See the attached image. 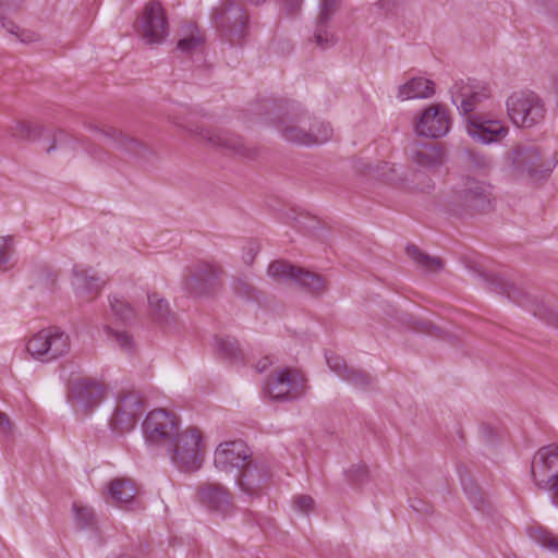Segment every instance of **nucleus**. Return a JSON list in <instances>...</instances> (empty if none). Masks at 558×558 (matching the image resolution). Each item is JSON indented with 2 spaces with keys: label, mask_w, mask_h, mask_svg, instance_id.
I'll return each mask as SVG.
<instances>
[{
  "label": "nucleus",
  "mask_w": 558,
  "mask_h": 558,
  "mask_svg": "<svg viewBox=\"0 0 558 558\" xmlns=\"http://www.w3.org/2000/svg\"><path fill=\"white\" fill-rule=\"evenodd\" d=\"M23 0H1V4L8 9H16L20 7Z\"/></svg>",
  "instance_id": "nucleus-51"
},
{
  "label": "nucleus",
  "mask_w": 558,
  "mask_h": 558,
  "mask_svg": "<svg viewBox=\"0 0 558 558\" xmlns=\"http://www.w3.org/2000/svg\"><path fill=\"white\" fill-rule=\"evenodd\" d=\"M535 484L543 489L555 487L558 483V445L542 447L536 451L531 464Z\"/></svg>",
  "instance_id": "nucleus-9"
},
{
  "label": "nucleus",
  "mask_w": 558,
  "mask_h": 558,
  "mask_svg": "<svg viewBox=\"0 0 558 558\" xmlns=\"http://www.w3.org/2000/svg\"><path fill=\"white\" fill-rule=\"evenodd\" d=\"M2 25H3V27H5L8 29V32H10L11 34H14L16 37H19L21 29L13 22H4L3 21Z\"/></svg>",
  "instance_id": "nucleus-50"
},
{
  "label": "nucleus",
  "mask_w": 558,
  "mask_h": 558,
  "mask_svg": "<svg viewBox=\"0 0 558 558\" xmlns=\"http://www.w3.org/2000/svg\"><path fill=\"white\" fill-rule=\"evenodd\" d=\"M221 274L220 266L205 262L201 263L195 274L185 281V287L195 295L214 293L220 287L219 277Z\"/></svg>",
  "instance_id": "nucleus-15"
},
{
  "label": "nucleus",
  "mask_w": 558,
  "mask_h": 558,
  "mask_svg": "<svg viewBox=\"0 0 558 558\" xmlns=\"http://www.w3.org/2000/svg\"><path fill=\"white\" fill-rule=\"evenodd\" d=\"M73 511L76 525L80 529L92 527L95 524V514L92 508L74 502Z\"/></svg>",
  "instance_id": "nucleus-36"
},
{
  "label": "nucleus",
  "mask_w": 558,
  "mask_h": 558,
  "mask_svg": "<svg viewBox=\"0 0 558 558\" xmlns=\"http://www.w3.org/2000/svg\"><path fill=\"white\" fill-rule=\"evenodd\" d=\"M202 44V38L199 36H190L186 38H182L178 43V48L183 52H191L195 50Z\"/></svg>",
  "instance_id": "nucleus-42"
},
{
  "label": "nucleus",
  "mask_w": 558,
  "mask_h": 558,
  "mask_svg": "<svg viewBox=\"0 0 558 558\" xmlns=\"http://www.w3.org/2000/svg\"><path fill=\"white\" fill-rule=\"evenodd\" d=\"M11 134L19 140H35L40 128L26 121H17L11 126Z\"/></svg>",
  "instance_id": "nucleus-37"
},
{
  "label": "nucleus",
  "mask_w": 558,
  "mask_h": 558,
  "mask_svg": "<svg viewBox=\"0 0 558 558\" xmlns=\"http://www.w3.org/2000/svg\"><path fill=\"white\" fill-rule=\"evenodd\" d=\"M108 337L123 351L131 353L134 348L133 337L124 330H114L110 327L107 328Z\"/></svg>",
  "instance_id": "nucleus-35"
},
{
  "label": "nucleus",
  "mask_w": 558,
  "mask_h": 558,
  "mask_svg": "<svg viewBox=\"0 0 558 558\" xmlns=\"http://www.w3.org/2000/svg\"><path fill=\"white\" fill-rule=\"evenodd\" d=\"M88 129L104 136L113 148L129 157L142 158L145 157L148 151L147 146L143 142L114 126L90 123L88 124Z\"/></svg>",
  "instance_id": "nucleus-11"
},
{
  "label": "nucleus",
  "mask_w": 558,
  "mask_h": 558,
  "mask_svg": "<svg viewBox=\"0 0 558 558\" xmlns=\"http://www.w3.org/2000/svg\"><path fill=\"white\" fill-rule=\"evenodd\" d=\"M140 417L143 412V397L137 391L122 392L119 397L117 408Z\"/></svg>",
  "instance_id": "nucleus-28"
},
{
  "label": "nucleus",
  "mask_w": 558,
  "mask_h": 558,
  "mask_svg": "<svg viewBox=\"0 0 558 558\" xmlns=\"http://www.w3.org/2000/svg\"><path fill=\"white\" fill-rule=\"evenodd\" d=\"M272 364V361L270 360L269 356H265L263 359H260L256 364H255V369L256 372L258 373H263L265 372L270 365Z\"/></svg>",
  "instance_id": "nucleus-49"
},
{
  "label": "nucleus",
  "mask_w": 558,
  "mask_h": 558,
  "mask_svg": "<svg viewBox=\"0 0 558 558\" xmlns=\"http://www.w3.org/2000/svg\"><path fill=\"white\" fill-rule=\"evenodd\" d=\"M112 312L121 319L129 320L133 316L132 307L122 300L113 299L111 302Z\"/></svg>",
  "instance_id": "nucleus-41"
},
{
  "label": "nucleus",
  "mask_w": 558,
  "mask_h": 558,
  "mask_svg": "<svg viewBox=\"0 0 558 558\" xmlns=\"http://www.w3.org/2000/svg\"><path fill=\"white\" fill-rule=\"evenodd\" d=\"M148 306L149 314L154 319L158 322H163L167 319L170 314V308L167 301L159 296L158 293L153 292L148 293Z\"/></svg>",
  "instance_id": "nucleus-31"
},
{
  "label": "nucleus",
  "mask_w": 558,
  "mask_h": 558,
  "mask_svg": "<svg viewBox=\"0 0 558 558\" xmlns=\"http://www.w3.org/2000/svg\"><path fill=\"white\" fill-rule=\"evenodd\" d=\"M213 23L220 36L232 45H241L248 33V15L241 4L226 0L214 8Z\"/></svg>",
  "instance_id": "nucleus-2"
},
{
  "label": "nucleus",
  "mask_w": 558,
  "mask_h": 558,
  "mask_svg": "<svg viewBox=\"0 0 558 558\" xmlns=\"http://www.w3.org/2000/svg\"><path fill=\"white\" fill-rule=\"evenodd\" d=\"M107 492L112 502L123 506L134 502L140 488L131 477H114L107 484Z\"/></svg>",
  "instance_id": "nucleus-22"
},
{
  "label": "nucleus",
  "mask_w": 558,
  "mask_h": 558,
  "mask_svg": "<svg viewBox=\"0 0 558 558\" xmlns=\"http://www.w3.org/2000/svg\"><path fill=\"white\" fill-rule=\"evenodd\" d=\"M202 504L207 508L222 513L229 512L232 508L228 492L218 484H204L198 488Z\"/></svg>",
  "instance_id": "nucleus-21"
},
{
  "label": "nucleus",
  "mask_w": 558,
  "mask_h": 558,
  "mask_svg": "<svg viewBox=\"0 0 558 558\" xmlns=\"http://www.w3.org/2000/svg\"><path fill=\"white\" fill-rule=\"evenodd\" d=\"M74 284L90 293H98L104 287L105 281L95 274H90L89 269L75 266L73 269Z\"/></svg>",
  "instance_id": "nucleus-26"
},
{
  "label": "nucleus",
  "mask_w": 558,
  "mask_h": 558,
  "mask_svg": "<svg viewBox=\"0 0 558 558\" xmlns=\"http://www.w3.org/2000/svg\"><path fill=\"white\" fill-rule=\"evenodd\" d=\"M555 86H556V90H557V94H558V78L556 80Z\"/></svg>",
  "instance_id": "nucleus-54"
},
{
  "label": "nucleus",
  "mask_w": 558,
  "mask_h": 558,
  "mask_svg": "<svg viewBox=\"0 0 558 558\" xmlns=\"http://www.w3.org/2000/svg\"><path fill=\"white\" fill-rule=\"evenodd\" d=\"M407 253L425 271L436 272L442 268L440 258L429 256L414 245L408 246Z\"/></svg>",
  "instance_id": "nucleus-27"
},
{
  "label": "nucleus",
  "mask_w": 558,
  "mask_h": 558,
  "mask_svg": "<svg viewBox=\"0 0 558 558\" xmlns=\"http://www.w3.org/2000/svg\"><path fill=\"white\" fill-rule=\"evenodd\" d=\"M411 158L418 167L430 169L441 165L444 151L437 144H418L413 148Z\"/></svg>",
  "instance_id": "nucleus-24"
},
{
  "label": "nucleus",
  "mask_w": 558,
  "mask_h": 558,
  "mask_svg": "<svg viewBox=\"0 0 558 558\" xmlns=\"http://www.w3.org/2000/svg\"><path fill=\"white\" fill-rule=\"evenodd\" d=\"M104 395V385L89 378L75 380L70 390L71 399L75 402V405L84 412H88L99 404Z\"/></svg>",
  "instance_id": "nucleus-16"
},
{
  "label": "nucleus",
  "mask_w": 558,
  "mask_h": 558,
  "mask_svg": "<svg viewBox=\"0 0 558 558\" xmlns=\"http://www.w3.org/2000/svg\"><path fill=\"white\" fill-rule=\"evenodd\" d=\"M339 9L340 0H319L317 14L319 25H328Z\"/></svg>",
  "instance_id": "nucleus-34"
},
{
  "label": "nucleus",
  "mask_w": 558,
  "mask_h": 558,
  "mask_svg": "<svg viewBox=\"0 0 558 558\" xmlns=\"http://www.w3.org/2000/svg\"><path fill=\"white\" fill-rule=\"evenodd\" d=\"M530 537L542 547L558 553V536L543 526H532L529 529Z\"/></svg>",
  "instance_id": "nucleus-29"
},
{
  "label": "nucleus",
  "mask_w": 558,
  "mask_h": 558,
  "mask_svg": "<svg viewBox=\"0 0 558 558\" xmlns=\"http://www.w3.org/2000/svg\"><path fill=\"white\" fill-rule=\"evenodd\" d=\"M279 131L286 141L305 146L323 144L332 136L329 124L312 120L305 114L284 118Z\"/></svg>",
  "instance_id": "nucleus-1"
},
{
  "label": "nucleus",
  "mask_w": 558,
  "mask_h": 558,
  "mask_svg": "<svg viewBox=\"0 0 558 558\" xmlns=\"http://www.w3.org/2000/svg\"><path fill=\"white\" fill-rule=\"evenodd\" d=\"M251 289H252V288H251L250 286H246V287H245V291H246V293H250V290H251Z\"/></svg>",
  "instance_id": "nucleus-53"
},
{
  "label": "nucleus",
  "mask_w": 558,
  "mask_h": 558,
  "mask_svg": "<svg viewBox=\"0 0 558 558\" xmlns=\"http://www.w3.org/2000/svg\"><path fill=\"white\" fill-rule=\"evenodd\" d=\"M508 114L520 128H532L545 118L543 100L533 92H519L507 100Z\"/></svg>",
  "instance_id": "nucleus-6"
},
{
  "label": "nucleus",
  "mask_w": 558,
  "mask_h": 558,
  "mask_svg": "<svg viewBox=\"0 0 558 558\" xmlns=\"http://www.w3.org/2000/svg\"><path fill=\"white\" fill-rule=\"evenodd\" d=\"M81 144L76 140L72 138L66 133L59 131L54 134L51 144H49L45 150L50 154L52 150L60 149H75V147Z\"/></svg>",
  "instance_id": "nucleus-38"
},
{
  "label": "nucleus",
  "mask_w": 558,
  "mask_h": 558,
  "mask_svg": "<svg viewBox=\"0 0 558 558\" xmlns=\"http://www.w3.org/2000/svg\"><path fill=\"white\" fill-rule=\"evenodd\" d=\"M141 35L147 44H160L168 35L165 11L158 1L146 4L141 20Z\"/></svg>",
  "instance_id": "nucleus-12"
},
{
  "label": "nucleus",
  "mask_w": 558,
  "mask_h": 558,
  "mask_svg": "<svg viewBox=\"0 0 558 558\" xmlns=\"http://www.w3.org/2000/svg\"><path fill=\"white\" fill-rule=\"evenodd\" d=\"M492 201V185L473 177H463L454 185L453 202L472 210H484Z\"/></svg>",
  "instance_id": "nucleus-7"
},
{
  "label": "nucleus",
  "mask_w": 558,
  "mask_h": 558,
  "mask_svg": "<svg viewBox=\"0 0 558 558\" xmlns=\"http://www.w3.org/2000/svg\"><path fill=\"white\" fill-rule=\"evenodd\" d=\"M507 132L508 129L498 120L487 119L480 114H471L468 118L469 135L483 144L499 141Z\"/></svg>",
  "instance_id": "nucleus-17"
},
{
  "label": "nucleus",
  "mask_w": 558,
  "mask_h": 558,
  "mask_svg": "<svg viewBox=\"0 0 558 558\" xmlns=\"http://www.w3.org/2000/svg\"><path fill=\"white\" fill-rule=\"evenodd\" d=\"M138 417L131 413L116 409L111 417L110 424L113 430L118 433L130 432L136 424Z\"/></svg>",
  "instance_id": "nucleus-32"
},
{
  "label": "nucleus",
  "mask_w": 558,
  "mask_h": 558,
  "mask_svg": "<svg viewBox=\"0 0 558 558\" xmlns=\"http://www.w3.org/2000/svg\"><path fill=\"white\" fill-rule=\"evenodd\" d=\"M219 352L233 362L242 361L243 354L239 347L238 340L232 337L218 339L217 341Z\"/></svg>",
  "instance_id": "nucleus-33"
},
{
  "label": "nucleus",
  "mask_w": 558,
  "mask_h": 558,
  "mask_svg": "<svg viewBox=\"0 0 558 558\" xmlns=\"http://www.w3.org/2000/svg\"><path fill=\"white\" fill-rule=\"evenodd\" d=\"M240 470L238 484L243 492L250 495L256 494L268 476L267 471L253 463L251 459L243 463Z\"/></svg>",
  "instance_id": "nucleus-23"
},
{
  "label": "nucleus",
  "mask_w": 558,
  "mask_h": 558,
  "mask_svg": "<svg viewBox=\"0 0 558 558\" xmlns=\"http://www.w3.org/2000/svg\"><path fill=\"white\" fill-rule=\"evenodd\" d=\"M450 129V118L442 105H430L422 113L416 123L418 135L426 137H440L448 133Z\"/></svg>",
  "instance_id": "nucleus-14"
},
{
  "label": "nucleus",
  "mask_w": 558,
  "mask_h": 558,
  "mask_svg": "<svg viewBox=\"0 0 558 558\" xmlns=\"http://www.w3.org/2000/svg\"><path fill=\"white\" fill-rule=\"evenodd\" d=\"M306 390V378L298 369L284 367L270 375L264 392L271 400L291 401L302 397Z\"/></svg>",
  "instance_id": "nucleus-5"
},
{
  "label": "nucleus",
  "mask_w": 558,
  "mask_h": 558,
  "mask_svg": "<svg viewBox=\"0 0 558 558\" xmlns=\"http://www.w3.org/2000/svg\"><path fill=\"white\" fill-rule=\"evenodd\" d=\"M287 5L291 12L298 11L301 7L302 0H286Z\"/></svg>",
  "instance_id": "nucleus-52"
},
{
  "label": "nucleus",
  "mask_w": 558,
  "mask_h": 558,
  "mask_svg": "<svg viewBox=\"0 0 558 558\" xmlns=\"http://www.w3.org/2000/svg\"><path fill=\"white\" fill-rule=\"evenodd\" d=\"M500 289L509 299L520 303L519 296L521 295V292L513 282H505L501 284Z\"/></svg>",
  "instance_id": "nucleus-45"
},
{
  "label": "nucleus",
  "mask_w": 558,
  "mask_h": 558,
  "mask_svg": "<svg viewBox=\"0 0 558 558\" xmlns=\"http://www.w3.org/2000/svg\"><path fill=\"white\" fill-rule=\"evenodd\" d=\"M342 378L359 388L367 387L371 383V378L366 373L352 367H349L345 374H342Z\"/></svg>",
  "instance_id": "nucleus-40"
},
{
  "label": "nucleus",
  "mask_w": 558,
  "mask_h": 558,
  "mask_svg": "<svg viewBox=\"0 0 558 558\" xmlns=\"http://www.w3.org/2000/svg\"><path fill=\"white\" fill-rule=\"evenodd\" d=\"M193 132L211 146L228 149L250 158L255 156V151L251 148H247L243 140L235 134L229 132H217L206 129H197Z\"/></svg>",
  "instance_id": "nucleus-18"
},
{
  "label": "nucleus",
  "mask_w": 558,
  "mask_h": 558,
  "mask_svg": "<svg viewBox=\"0 0 558 558\" xmlns=\"http://www.w3.org/2000/svg\"><path fill=\"white\" fill-rule=\"evenodd\" d=\"M143 429L149 444L168 445L178 433V418L163 409H157L148 413Z\"/></svg>",
  "instance_id": "nucleus-10"
},
{
  "label": "nucleus",
  "mask_w": 558,
  "mask_h": 558,
  "mask_svg": "<svg viewBox=\"0 0 558 558\" xmlns=\"http://www.w3.org/2000/svg\"><path fill=\"white\" fill-rule=\"evenodd\" d=\"M489 97V90L487 87H481L480 89L470 84H465L463 81L454 83L451 88V99L453 104L460 105L458 109L463 114L471 113L477 105Z\"/></svg>",
  "instance_id": "nucleus-19"
},
{
  "label": "nucleus",
  "mask_w": 558,
  "mask_h": 558,
  "mask_svg": "<svg viewBox=\"0 0 558 558\" xmlns=\"http://www.w3.org/2000/svg\"><path fill=\"white\" fill-rule=\"evenodd\" d=\"M434 94V82L424 77H413L399 88V97L402 100L414 98H429Z\"/></svg>",
  "instance_id": "nucleus-25"
},
{
  "label": "nucleus",
  "mask_w": 558,
  "mask_h": 558,
  "mask_svg": "<svg viewBox=\"0 0 558 558\" xmlns=\"http://www.w3.org/2000/svg\"><path fill=\"white\" fill-rule=\"evenodd\" d=\"M268 274L277 280H292L315 295L326 292L328 288L320 275L296 267L286 260L271 263Z\"/></svg>",
  "instance_id": "nucleus-8"
},
{
  "label": "nucleus",
  "mask_w": 558,
  "mask_h": 558,
  "mask_svg": "<svg viewBox=\"0 0 558 558\" xmlns=\"http://www.w3.org/2000/svg\"><path fill=\"white\" fill-rule=\"evenodd\" d=\"M14 239L11 235L0 236V270L7 271L15 265Z\"/></svg>",
  "instance_id": "nucleus-30"
},
{
  "label": "nucleus",
  "mask_w": 558,
  "mask_h": 558,
  "mask_svg": "<svg viewBox=\"0 0 558 558\" xmlns=\"http://www.w3.org/2000/svg\"><path fill=\"white\" fill-rule=\"evenodd\" d=\"M171 461L181 470L193 472L203 463L202 435L195 427H189L167 445Z\"/></svg>",
  "instance_id": "nucleus-3"
},
{
  "label": "nucleus",
  "mask_w": 558,
  "mask_h": 558,
  "mask_svg": "<svg viewBox=\"0 0 558 558\" xmlns=\"http://www.w3.org/2000/svg\"><path fill=\"white\" fill-rule=\"evenodd\" d=\"M512 162L514 167L534 178L544 172V162L536 147H518L513 150Z\"/></svg>",
  "instance_id": "nucleus-20"
},
{
  "label": "nucleus",
  "mask_w": 558,
  "mask_h": 558,
  "mask_svg": "<svg viewBox=\"0 0 558 558\" xmlns=\"http://www.w3.org/2000/svg\"><path fill=\"white\" fill-rule=\"evenodd\" d=\"M327 363L330 369L339 374L341 377L349 368L343 359L337 355L327 356Z\"/></svg>",
  "instance_id": "nucleus-43"
},
{
  "label": "nucleus",
  "mask_w": 558,
  "mask_h": 558,
  "mask_svg": "<svg viewBox=\"0 0 558 558\" xmlns=\"http://www.w3.org/2000/svg\"><path fill=\"white\" fill-rule=\"evenodd\" d=\"M11 429L12 424L9 416L5 413L0 412V432L3 434H9Z\"/></svg>",
  "instance_id": "nucleus-47"
},
{
  "label": "nucleus",
  "mask_w": 558,
  "mask_h": 558,
  "mask_svg": "<svg viewBox=\"0 0 558 558\" xmlns=\"http://www.w3.org/2000/svg\"><path fill=\"white\" fill-rule=\"evenodd\" d=\"M294 505L301 512H308L314 507V499L308 495H300L294 498Z\"/></svg>",
  "instance_id": "nucleus-44"
},
{
  "label": "nucleus",
  "mask_w": 558,
  "mask_h": 558,
  "mask_svg": "<svg viewBox=\"0 0 558 558\" xmlns=\"http://www.w3.org/2000/svg\"><path fill=\"white\" fill-rule=\"evenodd\" d=\"M252 457L251 449L242 440L220 444L215 451V465L218 470L230 472L240 469Z\"/></svg>",
  "instance_id": "nucleus-13"
},
{
  "label": "nucleus",
  "mask_w": 558,
  "mask_h": 558,
  "mask_svg": "<svg viewBox=\"0 0 558 558\" xmlns=\"http://www.w3.org/2000/svg\"><path fill=\"white\" fill-rule=\"evenodd\" d=\"M17 38L22 43H26L27 44V43L36 41L38 39V36L35 33H33V32L21 31Z\"/></svg>",
  "instance_id": "nucleus-48"
},
{
  "label": "nucleus",
  "mask_w": 558,
  "mask_h": 558,
  "mask_svg": "<svg viewBox=\"0 0 558 558\" xmlns=\"http://www.w3.org/2000/svg\"><path fill=\"white\" fill-rule=\"evenodd\" d=\"M87 153L95 159L102 160L106 153L101 147L90 144L86 147Z\"/></svg>",
  "instance_id": "nucleus-46"
},
{
  "label": "nucleus",
  "mask_w": 558,
  "mask_h": 558,
  "mask_svg": "<svg viewBox=\"0 0 558 558\" xmlns=\"http://www.w3.org/2000/svg\"><path fill=\"white\" fill-rule=\"evenodd\" d=\"M314 40L318 47L326 49L335 45L337 39L333 34L329 33L328 25H319V23L316 22Z\"/></svg>",
  "instance_id": "nucleus-39"
},
{
  "label": "nucleus",
  "mask_w": 558,
  "mask_h": 558,
  "mask_svg": "<svg viewBox=\"0 0 558 558\" xmlns=\"http://www.w3.org/2000/svg\"><path fill=\"white\" fill-rule=\"evenodd\" d=\"M71 341L69 335L58 327H49L39 330L27 342V352L40 362H51L70 351Z\"/></svg>",
  "instance_id": "nucleus-4"
}]
</instances>
